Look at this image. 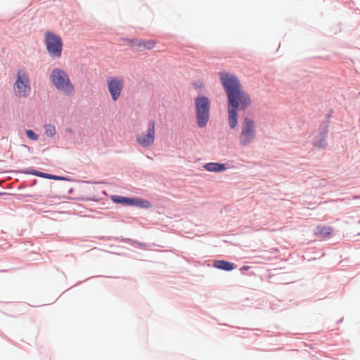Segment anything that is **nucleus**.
Here are the masks:
<instances>
[{
    "mask_svg": "<svg viewBox=\"0 0 360 360\" xmlns=\"http://www.w3.org/2000/svg\"><path fill=\"white\" fill-rule=\"evenodd\" d=\"M32 91L28 72L24 69L17 72L16 80L13 84V92L17 98H27Z\"/></svg>",
    "mask_w": 360,
    "mask_h": 360,
    "instance_id": "3",
    "label": "nucleus"
},
{
    "mask_svg": "<svg viewBox=\"0 0 360 360\" xmlns=\"http://www.w3.org/2000/svg\"><path fill=\"white\" fill-rule=\"evenodd\" d=\"M256 137V127L255 122L245 117L241 124V132L239 137L240 144L246 146L250 144Z\"/></svg>",
    "mask_w": 360,
    "mask_h": 360,
    "instance_id": "5",
    "label": "nucleus"
},
{
    "mask_svg": "<svg viewBox=\"0 0 360 360\" xmlns=\"http://www.w3.org/2000/svg\"><path fill=\"white\" fill-rule=\"evenodd\" d=\"M50 80L58 90L68 95L75 93V87L68 75L62 69H53L50 74Z\"/></svg>",
    "mask_w": 360,
    "mask_h": 360,
    "instance_id": "2",
    "label": "nucleus"
},
{
    "mask_svg": "<svg viewBox=\"0 0 360 360\" xmlns=\"http://www.w3.org/2000/svg\"><path fill=\"white\" fill-rule=\"evenodd\" d=\"M198 124L204 127L210 118V102L206 96H199L195 100Z\"/></svg>",
    "mask_w": 360,
    "mask_h": 360,
    "instance_id": "4",
    "label": "nucleus"
},
{
    "mask_svg": "<svg viewBox=\"0 0 360 360\" xmlns=\"http://www.w3.org/2000/svg\"><path fill=\"white\" fill-rule=\"evenodd\" d=\"M106 85L112 101H116L124 89V82L122 77H108Z\"/></svg>",
    "mask_w": 360,
    "mask_h": 360,
    "instance_id": "7",
    "label": "nucleus"
},
{
    "mask_svg": "<svg viewBox=\"0 0 360 360\" xmlns=\"http://www.w3.org/2000/svg\"><path fill=\"white\" fill-rule=\"evenodd\" d=\"M213 265L215 268L224 271H232L235 268L233 263L225 260H217L214 262Z\"/></svg>",
    "mask_w": 360,
    "mask_h": 360,
    "instance_id": "12",
    "label": "nucleus"
},
{
    "mask_svg": "<svg viewBox=\"0 0 360 360\" xmlns=\"http://www.w3.org/2000/svg\"><path fill=\"white\" fill-rule=\"evenodd\" d=\"M333 232V229L332 227L319 226L316 227L314 233L317 237L326 238L330 236Z\"/></svg>",
    "mask_w": 360,
    "mask_h": 360,
    "instance_id": "9",
    "label": "nucleus"
},
{
    "mask_svg": "<svg viewBox=\"0 0 360 360\" xmlns=\"http://www.w3.org/2000/svg\"><path fill=\"white\" fill-rule=\"evenodd\" d=\"M249 268H250V267H249L248 266H243V267H242L241 270H245V271H247V270H248V269H249Z\"/></svg>",
    "mask_w": 360,
    "mask_h": 360,
    "instance_id": "19",
    "label": "nucleus"
},
{
    "mask_svg": "<svg viewBox=\"0 0 360 360\" xmlns=\"http://www.w3.org/2000/svg\"><path fill=\"white\" fill-rule=\"evenodd\" d=\"M156 45V41L154 40H140L136 44V46L140 51L144 50H150L153 49Z\"/></svg>",
    "mask_w": 360,
    "mask_h": 360,
    "instance_id": "10",
    "label": "nucleus"
},
{
    "mask_svg": "<svg viewBox=\"0 0 360 360\" xmlns=\"http://www.w3.org/2000/svg\"><path fill=\"white\" fill-rule=\"evenodd\" d=\"M133 205L140 206L143 207H150L151 206L150 203L148 200H143L140 199H136Z\"/></svg>",
    "mask_w": 360,
    "mask_h": 360,
    "instance_id": "17",
    "label": "nucleus"
},
{
    "mask_svg": "<svg viewBox=\"0 0 360 360\" xmlns=\"http://www.w3.org/2000/svg\"><path fill=\"white\" fill-rule=\"evenodd\" d=\"M319 139L314 140V145L318 148H323L326 146V133H321L319 136Z\"/></svg>",
    "mask_w": 360,
    "mask_h": 360,
    "instance_id": "14",
    "label": "nucleus"
},
{
    "mask_svg": "<svg viewBox=\"0 0 360 360\" xmlns=\"http://www.w3.org/2000/svg\"><path fill=\"white\" fill-rule=\"evenodd\" d=\"M28 173L35 175V176H39V177H45V178L50 179H60L59 176L52 175V174H45V173H43V172H39L37 170H33V171L29 172Z\"/></svg>",
    "mask_w": 360,
    "mask_h": 360,
    "instance_id": "15",
    "label": "nucleus"
},
{
    "mask_svg": "<svg viewBox=\"0 0 360 360\" xmlns=\"http://www.w3.org/2000/svg\"><path fill=\"white\" fill-rule=\"evenodd\" d=\"M204 168L208 172H219L226 170L225 165L218 162H209L204 165Z\"/></svg>",
    "mask_w": 360,
    "mask_h": 360,
    "instance_id": "11",
    "label": "nucleus"
},
{
    "mask_svg": "<svg viewBox=\"0 0 360 360\" xmlns=\"http://www.w3.org/2000/svg\"><path fill=\"white\" fill-rule=\"evenodd\" d=\"M112 200L115 203H122L132 205L134 204L135 198H129L120 195H112Z\"/></svg>",
    "mask_w": 360,
    "mask_h": 360,
    "instance_id": "13",
    "label": "nucleus"
},
{
    "mask_svg": "<svg viewBox=\"0 0 360 360\" xmlns=\"http://www.w3.org/2000/svg\"><path fill=\"white\" fill-rule=\"evenodd\" d=\"M155 137V120H152L148 123V128L147 131L136 136V141L141 146L148 148L154 143Z\"/></svg>",
    "mask_w": 360,
    "mask_h": 360,
    "instance_id": "8",
    "label": "nucleus"
},
{
    "mask_svg": "<svg viewBox=\"0 0 360 360\" xmlns=\"http://www.w3.org/2000/svg\"><path fill=\"white\" fill-rule=\"evenodd\" d=\"M26 134L29 139L33 141H37L38 139V136L32 130L27 129L26 131Z\"/></svg>",
    "mask_w": 360,
    "mask_h": 360,
    "instance_id": "18",
    "label": "nucleus"
},
{
    "mask_svg": "<svg viewBox=\"0 0 360 360\" xmlns=\"http://www.w3.org/2000/svg\"><path fill=\"white\" fill-rule=\"evenodd\" d=\"M45 128V134L47 136L52 137L56 134V129L55 127L51 124H46L44 127Z\"/></svg>",
    "mask_w": 360,
    "mask_h": 360,
    "instance_id": "16",
    "label": "nucleus"
},
{
    "mask_svg": "<svg viewBox=\"0 0 360 360\" xmlns=\"http://www.w3.org/2000/svg\"><path fill=\"white\" fill-rule=\"evenodd\" d=\"M228 98L229 124L231 129L238 124V110H245L251 105L249 94L243 89L237 77L229 73L219 74Z\"/></svg>",
    "mask_w": 360,
    "mask_h": 360,
    "instance_id": "1",
    "label": "nucleus"
},
{
    "mask_svg": "<svg viewBox=\"0 0 360 360\" xmlns=\"http://www.w3.org/2000/svg\"><path fill=\"white\" fill-rule=\"evenodd\" d=\"M45 44L49 53L55 58H59L61 56L63 43L61 38L52 32L45 34Z\"/></svg>",
    "mask_w": 360,
    "mask_h": 360,
    "instance_id": "6",
    "label": "nucleus"
}]
</instances>
